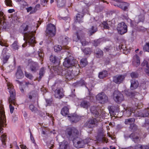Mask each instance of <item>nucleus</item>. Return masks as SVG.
Masks as SVG:
<instances>
[{"instance_id": "25", "label": "nucleus", "mask_w": 149, "mask_h": 149, "mask_svg": "<svg viewBox=\"0 0 149 149\" xmlns=\"http://www.w3.org/2000/svg\"><path fill=\"white\" fill-rule=\"evenodd\" d=\"M141 65L142 66H146V68L145 69V72L147 75L149 76V64L147 61L144 60L141 63Z\"/></svg>"}, {"instance_id": "51", "label": "nucleus", "mask_w": 149, "mask_h": 149, "mask_svg": "<svg viewBox=\"0 0 149 149\" xmlns=\"http://www.w3.org/2000/svg\"><path fill=\"white\" fill-rule=\"evenodd\" d=\"M25 75L26 77L30 79H32L33 78V77L32 75L29 73L25 72Z\"/></svg>"}, {"instance_id": "57", "label": "nucleus", "mask_w": 149, "mask_h": 149, "mask_svg": "<svg viewBox=\"0 0 149 149\" xmlns=\"http://www.w3.org/2000/svg\"><path fill=\"white\" fill-rule=\"evenodd\" d=\"M47 1V0H41V3L43 6H45Z\"/></svg>"}, {"instance_id": "30", "label": "nucleus", "mask_w": 149, "mask_h": 149, "mask_svg": "<svg viewBox=\"0 0 149 149\" xmlns=\"http://www.w3.org/2000/svg\"><path fill=\"white\" fill-rule=\"evenodd\" d=\"M96 56L97 58H100L103 55V52L100 49L97 48L94 51Z\"/></svg>"}, {"instance_id": "3", "label": "nucleus", "mask_w": 149, "mask_h": 149, "mask_svg": "<svg viewBox=\"0 0 149 149\" xmlns=\"http://www.w3.org/2000/svg\"><path fill=\"white\" fill-rule=\"evenodd\" d=\"M28 26L26 25L25 28L24 29V39L25 40V39H26L25 42L22 45L23 47H25L27 45L28 43L29 45H31V46L33 47L34 46V44L36 42L34 37V33L36 32H34L31 31L29 32L28 33L26 32L27 30H28Z\"/></svg>"}, {"instance_id": "22", "label": "nucleus", "mask_w": 149, "mask_h": 149, "mask_svg": "<svg viewBox=\"0 0 149 149\" xmlns=\"http://www.w3.org/2000/svg\"><path fill=\"white\" fill-rule=\"evenodd\" d=\"M84 10L83 9L81 12H79L77 15L76 16V20H77L76 22H78L79 23L83 22V18L84 15Z\"/></svg>"}, {"instance_id": "2", "label": "nucleus", "mask_w": 149, "mask_h": 149, "mask_svg": "<svg viewBox=\"0 0 149 149\" xmlns=\"http://www.w3.org/2000/svg\"><path fill=\"white\" fill-rule=\"evenodd\" d=\"M65 133L68 138L73 140V144L76 147L81 148L84 146L85 143L83 140L78 138L79 133L76 128L73 127H68Z\"/></svg>"}, {"instance_id": "41", "label": "nucleus", "mask_w": 149, "mask_h": 149, "mask_svg": "<svg viewBox=\"0 0 149 149\" xmlns=\"http://www.w3.org/2000/svg\"><path fill=\"white\" fill-rule=\"evenodd\" d=\"M88 64L87 59L86 58H82L80 61L81 67H84L85 66Z\"/></svg>"}, {"instance_id": "23", "label": "nucleus", "mask_w": 149, "mask_h": 149, "mask_svg": "<svg viewBox=\"0 0 149 149\" xmlns=\"http://www.w3.org/2000/svg\"><path fill=\"white\" fill-rule=\"evenodd\" d=\"M73 85L75 87L81 86L85 85L86 87L88 89V91H89V89L87 87V84H85L84 81L82 79H81L80 81H77L75 83H74L73 84Z\"/></svg>"}, {"instance_id": "5", "label": "nucleus", "mask_w": 149, "mask_h": 149, "mask_svg": "<svg viewBox=\"0 0 149 149\" xmlns=\"http://www.w3.org/2000/svg\"><path fill=\"white\" fill-rule=\"evenodd\" d=\"M53 70L55 73L64 76L68 80L71 79L73 77L72 73L70 71L63 68L61 67L58 66H54Z\"/></svg>"}, {"instance_id": "40", "label": "nucleus", "mask_w": 149, "mask_h": 149, "mask_svg": "<svg viewBox=\"0 0 149 149\" xmlns=\"http://www.w3.org/2000/svg\"><path fill=\"white\" fill-rule=\"evenodd\" d=\"M61 114L64 116H65L68 114L69 113V109L67 107H64L61 111Z\"/></svg>"}, {"instance_id": "37", "label": "nucleus", "mask_w": 149, "mask_h": 149, "mask_svg": "<svg viewBox=\"0 0 149 149\" xmlns=\"http://www.w3.org/2000/svg\"><path fill=\"white\" fill-rule=\"evenodd\" d=\"M66 3V0H58L57 6L59 8L62 7L65 5Z\"/></svg>"}, {"instance_id": "49", "label": "nucleus", "mask_w": 149, "mask_h": 149, "mask_svg": "<svg viewBox=\"0 0 149 149\" xmlns=\"http://www.w3.org/2000/svg\"><path fill=\"white\" fill-rule=\"evenodd\" d=\"M83 141L84 142L85 144L90 143V142H91V141H93V140L90 138H87L83 140Z\"/></svg>"}, {"instance_id": "18", "label": "nucleus", "mask_w": 149, "mask_h": 149, "mask_svg": "<svg viewBox=\"0 0 149 149\" xmlns=\"http://www.w3.org/2000/svg\"><path fill=\"white\" fill-rule=\"evenodd\" d=\"M29 64L30 68L31 71L35 72L38 70L39 66L37 63L32 61Z\"/></svg>"}, {"instance_id": "64", "label": "nucleus", "mask_w": 149, "mask_h": 149, "mask_svg": "<svg viewBox=\"0 0 149 149\" xmlns=\"http://www.w3.org/2000/svg\"><path fill=\"white\" fill-rule=\"evenodd\" d=\"M0 45L1 46H5L6 47H7V46L6 45H5V43H3L2 42H0Z\"/></svg>"}, {"instance_id": "50", "label": "nucleus", "mask_w": 149, "mask_h": 149, "mask_svg": "<svg viewBox=\"0 0 149 149\" xmlns=\"http://www.w3.org/2000/svg\"><path fill=\"white\" fill-rule=\"evenodd\" d=\"M40 5L39 4H38L36 5L35 7L33 8V10H32L31 11L30 14H33L35 13L36 11L37 10V8H39L40 7Z\"/></svg>"}, {"instance_id": "7", "label": "nucleus", "mask_w": 149, "mask_h": 149, "mask_svg": "<svg viewBox=\"0 0 149 149\" xmlns=\"http://www.w3.org/2000/svg\"><path fill=\"white\" fill-rule=\"evenodd\" d=\"M63 65L67 68L72 66H74L77 68L79 67V65L77 64V61L76 60H71L68 58L65 59L63 62Z\"/></svg>"}, {"instance_id": "15", "label": "nucleus", "mask_w": 149, "mask_h": 149, "mask_svg": "<svg viewBox=\"0 0 149 149\" xmlns=\"http://www.w3.org/2000/svg\"><path fill=\"white\" fill-rule=\"evenodd\" d=\"M125 78V76L123 75H116L113 77V81L116 84H120L123 81Z\"/></svg>"}, {"instance_id": "48", "label": "nucleus", "mask_w": 149, "mask_h": 149, "mask_svg": "<svg viewBox=\"0 0 149 149\" xmlns=\"http://www.w3.org/2000/svg\"><path fill=\"white\" fill-rule=\"evenodd\" d=\"M5 2L7 6L10 7L12 6V1L11 0H5Z\"/></svg>"}, {"instance_id": "32", "label": "nucleus", "mask_w": 149, "mask_h": 149, "mask_svg": "<svg viewBox=\"0 0 149 149\" xmlns=\"http://www.w3.org/2000/svg\"><path fill=\"white\" fill-rule=\"evenodd\" d=\"M68 146V142L64 141L59 145V149H67Z\"/></svg>"}, {"instance_id": "44", "label": "nucleus", "mask_w": 149, "mask_h": 149, "mask_svg": "<svg viewBox=\"0 0 149 149\" xmlns=\"http://www.w3.org/2000/svg\"><path fill=\"white\" fill-rule=\"evenodd\" d=\"M9 56L6 55H4L2 56V59L3 62V63H5L7 62L8 61L9 58Z\"/></svg>"}, {"instance_id": "38", "label": "nucleus", "mask_w": 149, "mask_h": 149, "mask_svg": "<svg viewBox=\"0 0 149 149\" xmlns=\"http://www.w3.org/2000/svg\"><path fill=\"white\" fill-rule=\"evenodd\" d=\"M135 149H149V145H148L142 146L141 144L136 145L134 146Z\"/></svg>"}, {"instance_id": "59", "label": "nucleus", "mask_w": 149, "mask_h": 149, "mask_svg": "<svg viewBox=\"0 0 149 149\" xmlns=\"http://www.w3.org/2000/svg\"><path fill=\"white\" fill-rule=\"evenodd\" d=\"M105 49L106 51L111 52L112 50H113V48L112 47H110L108 48H106Z\"/></svg>"}, {"instance_id": "55", "label": "nucleus", "mask_w": 149, "mask_h": 149, "mask_svg": "<svg viewBox=\"0 0 149 149\" xmlns=\"http://www.w3.org/2000/svg\"><path fill=\"white\" fill-rule=\"evenodd\" d=\"M29 131H30V138H31V141H32L33 143H34V144H35V145L36 144V143H35V140H34V138L33 136H32V134H31V131L30 130H29Z\"/></svg>"}, {"instance_id": "45", "label": "nucleus", "mask_w": 149, "mask_h": 149, "mask_svg": "<svg viewBox=\"0 0 149 149\" xmlns=\"http://www.w3.org/2000/svg\"><path fill=\"white\" fill-rule=\"evenodd\" d=\"M29 108L33 112H35L37 110V108L35 107L32 104L30 105Z\"/></svg>"}, {"instance_id": "52", "label": "nucleus", "mask_w": 149, "mask_h": 149, "mask_svg": "<svg viewBox=\"0 0 149 149\" xmlns=\"http://www.w3.org/2000/svg\"><path fill=\"white\" fill-rule=\"evenodd\" d=\"M131 76L132 78H136L138 77V74L135 72H132L131 74Z\"/></svg>"}, {"instance_id": "36", "label": "nucleus", "mask_w": 149, "mask_h": 149, "mask_svg": "<svg viewBox=\"0 0 149 149\" xmlns=\"http://www.w3.org/2000/svg\"><path fill=\"white\" fill-rule=\"evenodd\" d=\"M11 48L14 50H17L19 47V43L17 41H15L11 45Z\"/></svg>"}, {"instance_id": "42", "label": "nucleus", "mask_w": 149, "mask_h": 149, "mask_svg": "<svg viewBox=\"0 0 149 149\" xmlns=\"http://www.w3.org/2000/svg\"><path fill=\"white\" fill-rule=\"evenodd\" d=\"M6 139V136L4 134H2L1 137V140L2 141L3 147H5L6 146L5 141Z\"/></svg>"}, {"instance_id": "43", "label": "nucleus", "mask_w": 149, "mask_h": 149, "mask_svg": "<svg viewBox=\"0 0 149 149\" xmlns=\"http://www.w3.org/2000/svg\"><path fill=\"white\" fill-rule=\"evenodd\" d=\"M45 68L44 67L42 68L40 70L39 74L40 75L39 78L41 79L43 76L45 72Z\"/></svg>"}, {"instance_id": "58", "label": "nucleus", "mask_w": 149, "mask_h": 149, "mask_svg": "<svg viewBox=\"0 0 149 149\" xmlns=\"http://www.w3.org/2000/svg\"><path fill=\"white\" fill-rule=\"evenodd\" d=\"M100 44V42L99 40L94 41L93 45L95 46H98Z\"/></svg>"}, {"instance_id": "4", "label": "nucleus", "mask_w": 149, "mask_h": 149, "mask_svg": "<svg viewBox=\"0 0 149 149\" xmlns=\"http://www.w3.org/2000/svg\"><path fill=\"white\" fill-rule=\"evenodd\" d=\"M7 86L10 95L8 100L9 103L10 104V111L11 113H12L14 110V107L12 105V104L14 106L17 105L16 102L15 91L13 88L11 83L8 82L7 84Z\"/></svg>"}, {"instance_id": "34", "label": "nucleus", "mask_w": 149, "mask_h": 149, "mask_svg": "<svg viewBox=\"0 0 149 149\" xmlns=\"http://www.w3.org/2000/svg\"><path fill=\"white\" fill-rule=\"evenodd\" d=\"M50 60L52 63H54L59 64V60L55 56H51L50 57Z\"/></svg>"}, {"instance_id": "26", "label": "nucleus", "mask_w": 149, "mask_h": 149, "mask_svg": "<svg viewBox=\"0 0 149 149\" xmlns=\"http://www.w3.org/2000/svg\"><path fill=\"white\" fill-rule=\"evenodd\" d=\"M135 121V119L134 118H130L126 119L125 120V123L126 125H130V127H132V126H134V123Z\"/></svg>"}, {"instance_id": "39", "label": "nucleus", "mask_w": 149, "mask_h": 149, "mask_svg": "<svg viewBox=\"0 0 149 149\" xmlns=\"http://www.w3.org/2000/svg\"><path fill=\"white\" fill-rule=\"evenodd\" d=\"M107 71L106 70H104L99 73L98 77L100 79H103L106 77L107 76Z\"/></svg>"}, {"instance_id": "10", "label": "nucleus", "mask_w": 149, "mask_h": 149, "mask_svg": "<svg viewBox=\"0 0 149 149\" xmlns=\"http://www.w3.org/2000/svg\"><path fill=\"white\" fill-rule=\"evenodd\" d=\"M117 30L120 34H123L127 32V26L124 22H122L118 24Z\"/></svg>"}, {"instance_id": "28", "label": "nucleus", "mask_w": 149, "mask_h": 149, "mask_svg": "<svg viewBox=\"0 0 149 149\" xmlns=\"http://www.w3.org/2000/svg\"><path fill=\"white\" fill-rule=\"evenodd\" d=\"M90 105L91 104L90 102L86 100L83 101L81 102L80 104L81 107L87 109L89 107Z\"/></svg>"}, {"instance_id": "63", "label": "nucleus", "mask_w": 149, "mask_h": 149, "mask_svg": "<svg viewBox=\"0 0 149 149\" xmlns=\"http://www.w3.org/2000/svg\"><path fill=\"white\" fill-rule=\"evenodd\" d=\"M8 12L10 13H12L15 11L13 9H10L8 10Z\"/></svg>"}, {"instance_id": "11", "label": "nucleus", "mask_w": 149, "mask_h": 149, "mask_svg": "<svg viewBox=\"0 0 149 149\" xmlns=\"http://www.w3.org/2000/svg\"><path fill=\"white\" fill-rule=\"evenodd\" d=\"M114 5L121 8L123 10H125L129 6V4L126 2H122L120 0H115Z\"/></svg>"}, {"instance_id": "33", "label": "nucleus", "mask_w": 149, "mask_h": 149, "mask_svg": "<svg viewBox=\"0 0 149 149\" xmlns=\"http://www.w3.org/2000/svg\"><path fill=\"white\" fill-rule=\"evenodd\" d=\"M68 46H61L58 45L54 47V50L55 52H58L60 51L61 49H67L68 48Z\"/></svg>"}, {"instance_id": "35", "label": "nucleus", "mask_w": 149, "mask_h": 149, "mask_svg": "<svg viewBox=\"0 0 149 149\" xmlns=\"http://www.w3.org/2000/svg\"><path fill=\"white\" fill-rule=\"evenodd\" d=\"M132 64L134 65L136 67H138L140 64V61L139 58L137 56L135 58H134L132 62Z\"/></svg>"}, {"instance_id": "47", "label": "nucleus", "mask_w": 149, "mask_h": 149, "mask_svg": "<svg viewBox=\"0 0 149 149\" xmlns=\"http://www.w3.org/2000/svg\"><path fill=\"white\" fill-rule=\"evenodd\" d=\"M143 49L146 51L149 52V42L146 43L143 47Z\"/></svg>"}, {"instance_id": "60", "label": "nucleus", "mask_w": 149, "mask_h": 149, "mask_svg": "<svg viewBox=\"0 0 149 149\" xmlns=\"http://www.w3.org/2000/svg\"><path fill=\"white\" fill-rule=\"evenodd\" d=\"M89 49L88 48H86L84 51V53H85L86 54H88L90 52L88 51V50H89Z\"/></svg>"}, {"instance_id": "46", "label": "nucleus", "mask_w": 149, "mask_h": 149, "mask_svg": "<svg viewBox=\"0 0 149 149\" xmlns=\"http://www.w3.org/2000/svg\"><path fill=\"white\" fill-rule=\"evenodd\" d=\"M20 4L23 8H26V7L29 6L28 4L24 1H22L20 3Z\"/></svg>"}, {"instance_id": "16", "label": "nucleus", "mask_w": 149, "mask_h": 149, "mask_svg": "<svg viewBox=\"0 0 149 149\" xmlns=\"http://www.w3.org/2000/svg\"><path fill=\"white\" fill-rule=\"evenodd\" d=\"M130 138L135 143H138L140 141L141 138L137 133H133L129 136Z\"/></svg>"}, {"instance_id": "6", "label": "nucleus", "mask_w": 149, "mask_h": 149, "mask_svg": "<svg viewBox=\"0 0 149 149\" xmlns=\"http://www.w3.org/2000/svg\"><path fill=\"white\" fill-rule=\"evenodd\" d=\"M77 38H74V41L77 42L80 40L83 46H85L88 44V42L86 41L84 37V33L82 30H79L77 31L76 33Z\"/></svg>"}, {"instance_id": "27", "label": "nucleus", "mask_w": 149, "mask_h": 149, "mask_svg": "<svg viewBox=\"0 0 149 149\" xmlns=\"http://www.w3.org/2000/svg\"><path fill=\"white\" fill-rule=\"evenodd\" d=\"M130 82V88L131 90H134L137 88L139 85V83L137 80L133 79Z\"/></svg>"}, {"instance_id": "12", "label": "nucleus", "mask_w": 149, "mask_h": 149, "mask_svg": "<svg viewBox=\"0 0 149 149\" xmlns=\"http://www.w3.org/2000/svg\"><path fill=\"white\" fill-rule=\"evenodd\" d=\"M96 99L100 101L101 103H104L108 101V97L103 92H101L96 96Z\"/></svg>"}, {"instance_id": "56", "label": "nucleus", "mask_w": 149, "mask_h": 149, "mask_svg": "<svg viewBox=\"0 0 149 149\" xmlns=\"http://www.w3.org/2000/svg\"><path fill=\"white\" fill-rule=\"evenodd\" d=\"M138 17L139 22H143L144 21V18L143 16L142 15H140Z\"/></svg>"}, {"instance_id": "54", "label": "nucleus", "mask_w": 149, "mask_h": 149, "mask_svg": "<svg viewBox=\"0 0 149 149\" xmlns=\"http://www.w3.org/2000/svg\"><path fill=\"white\" fill-rule=\"evenodd\" d=\"M26 10L27 12L29 13V12H31L32 10H33V8L31 6H29L28 7L26 8Z\"/></svg>"}, {"instance_id": "19", "label": "nucleus", "mask_w": 149, "mask_h": 149, "mask_svg": "<svg viewBox=\"0 0 149 149\" xmlns=\"http://www.w3.org/2000/svg\"><path fill=\"white\" fill-rule=\"evenodd\" d=\"M68 119L72 123H76L79 120L80 118L76 114H74L71 116H68Z\"/></svg>"}, {"instance_id": "62", "label": "nucleus", "mask_w": 149, "mask_h": 149, "mask_svg": "<svg viewBox=\"0 0 149 149\" xmlns=\"http://www.w3.org/2000/svg\"><path fill=\"white\" fill-rule=\"evenodd\" d=\"M20 147L22 149H27L26 146L24 145H20Z\"/></svg>"}, {"instance_id": "61", "label": "nucleus", "mask_w": 149, "mask_h": 149, "mask_svg": "<svg viewBox=\"0 0 149 149\" xmlns=\"http://www.w3.org/2000/svg\"><path fill=\"white\" fill-rule=\"evenodd\" d=\"M80 4L81 5H82L83 6H84V7H85L86 6H88V4H87L85 3L84 2H82V1L80 3Z\"/></svg>"}, {"instance_id": "17", "label": "nucleus", "mask_w": 149, "mask_h": 149, "mask_svg": "<svg viewBox=\"0 0 149 149\" xmlns=\"http://www.w3.org/2000/svg\"><path fill=\"white\" fill-rule=\"evenodd\" d=\"M68 39L69 38L65 36H61L59 38L58 40L63 46H66V45L68 44Z\"/></svg>"}, {"instance_id": "14", "label": "nucleus", "mask_w": 149, "mask_h": 149, "mask_svg": "<svg viewBox=\"0 0 149 149\" xmlns=\"http://www.w3.org/2000/svg\"><path fill=\"white\" fill-rule=\"evenodd\" d=\"M3 13L1 11H0V27L1 28L6 29L8 28V23L5 21L1 19L3 17Z\"/></svg>"}, {"instance_id": "8", "label": "nucleus", "mask_w": 149, "mask_h": 149, "mask_svg": "<svg viewBox=\"0 0 149 149\" xmlns=\"http://www.w3.org/2000/svg\"><path fill=\"white\" fill-rule=\"evenodd\" d=\"M56 28L54 25L52 24H49L46 30V35L49 37L54 36L56 34Z\"/></svg>"}, {"instance_id": "13", "label": "nucleus", "mask_w": 149, "mask_h": 149, "mask_svg": "<svg viewBox=\"0 0 149 149\" xmlns=\"http://www.w3.org/2000/svg\"><path fill=\"white\" fill-rule=\"evenodd\" d=\"M4 112L2 109L0 110V133L3 129L2 127L4 126L5 121V116Z\"/></svg>"}, {"instance_id": "20", "label": "nucleus", "mask_w": 149, "mask_h": 149, "mask_svg": "<svg viewBox=\"0 0 149 149\" xmlns=\"http://www.w3.org/2000/svg\"><path fill=\"white\" fill-rule=\"evenodd\" d=\"M15 76L18 79H21L24 77V74L20 66L18 67Z\"/></svg>"}, {"instance_id": "31", "label": "nucleus", "mask_w": 149, "mask_h": 149, "mask_svg": "<svg viewBox=\"0 0 149 149\" xmlns=\"http://www.w3.org/2000/svg\"><path fill=\"white\" fill-rule=\"evenodd\" d=\"M97 31V28L96 26H92L91 28L88 29V33L90 36H91L96 32Z\"/></svg>"}, {"instance_id": "21", "label": "nucleus", "mask_w": 149, "mask_h": 149, "mask_svg": "<svg viewBox=\"0 0 149 149\" xmlns=\"http://www.w3.org/2000/svg\"><path fill=\"white\" fill-rule=\"evenodd\" d=\"M62 89L61 88H58L55 91V96L56 97L61 98L63 97L64 95L61 91Z\"/></svg>"}, {"instance_id": "53", "label": "nucleus", "mask_w": 149, "mask_h": 149, "mask_svg": "<svg viewBox=\"0 0 149 149\" xmlns=\"http://www.w3.org/2000/svg\"><path fill=\"white\" fill-rule=\"evenodd\" d=\"M38 54L39 57L41 58H42L43 56H44V54L42 53V52L40 50H39L38 51Z\"/></svg>"}, {"instance_id": "24", "label": "nucleus", "mask_w": 149, "mask_h": 149, "mask_svg": "<svg viewBox=\"0 0 149 149\" xmlns=\"http://www.w3.org/2000/svg\"><path fill=\"white\" fill-rule=\"evenodd\" d=\"M135 111L133 108L130 107L127 108L124 111V113L127 116L129 117L131 116L132 113H135L136 112Z\"/></svg>"}, {"instance_id": "29", "label": "nucleus", "mask_w": 149, "mask_h": 149, "mask_svg": "<svg viewBox=\"0 0 149 149\" xmlns=\"http://www.w3.org/2000/svg\"><path fill=\"white\" fill-rule=\"evenodd\" d=\"M112 23L111 21H104L102 24V26H103L105 29H109L110 26H112Z\"/></svg>"}, {"instance_id": "9", "label": "nucleus", "mask_w": 149, "mask_h": 149, "mask_svg": "<svg viewBox=\"0 0 149 149\" xmlns=\"http://www.w3.org/2000/svg\"><path fill=\"white\" fill-rule=\"evenodd\" d=\"M113 99L117 103H120L124 100L123 95L118 91H115L113 95Z\"/></svg>"}, {"instance_id": "1", "label": "nucleus", "mask_w": 149, "mask_h": 149, "mask_svg": "<svg viewBox=\"0 0 149 149\" xmlns=\"http://www.w3.org/2000/svg\"><path fill=\"white\" fill-rule=\"evenodd\" d=\"M90 111L94 118L89 119L84 124V126L88 128H92L98 122L102 120L105 114V111H102L99 107L92 106L90 108Z\"/></svg>"}]
</instances>
